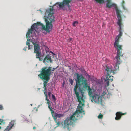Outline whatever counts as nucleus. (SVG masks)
Here are the masks:
<instances>
[{"label":"nucleus","mask_w":131,"mask_h":131,"mask_svg":"<svg viewBox=\"0 0 131 131\" xmlns=\"http://www.w3.org/2000/svg\"><path fill=\"white\" fill-rule=\"evenodd\" d=\"M72 0H63L62 2L56 3L52 6H50V8H70L72 5L71 2ZM81 1L83 0H77ZM97 3L100 5L104 4L106 8H118L117 5L113 2L112 0H94Z\"/></svg>","instance_id":"nucleus-2"},{"label":"nucleus","mask_w":131,"mask_h":131,"mask_svg":"<svg viewBox=\"0 0 131 131\" xmlns=\"http://www.w3.org/2000/svg\"><path fill=\"white\" fill-rule=\"evenodd\" d=\"M39 11H40L41 12V14L42 13V10H40V9Z\"/></svg>","instance_id":"nucleus-33"},{"label":"nucleus","mask_w":131,"mask_h":131,"mask_svg":"<svg viewBox=\"0 0 131 131\" xmlns=\"http://www.w3.org/2000/svg\"><path fill=\"white\" fill-rule=\"evenodd\" d=\"M33 44L34 46V53H36V55L38 54V55L40 54H41L39 45L36 43H33Z\"/></svg>","instance_id":"nucleus-9"},{"label":"nucleus","mask_w":131,"mask_h":131,"mask_svg":"<svg viewBox=\"0 0 131 131\" xmlns=\"http://www.w3.org/2000/svg\"><path fill=\"white\" fill-rule=\"evenodd\" d=\"M3 121L2 119L0 118V124L2 123Z\"/></svg>","instance_id":"nucleus-30"},{"label":"nucleus","mask_w":131,"mask_h":131,"mask_svg":"<svg viewBox=\"0 0 131 131\" xmlns=\"http://www.w3.org/2000/svg\"><path fill=\"white\" fill-rule=\"evenodd\" d=\"M14 125V124H12L11 123L9 124L4 131H9Z\"/></svg>","instance_id":"nucleus-15"},{"label":"nucleus","mask_w":131,"mask_h":131,"mask_svg":"<svg viewBox=\"0 0 131 131\" xmlns=\"http://www.w3.org/2000/svg\"><path fill=\"white\" fill-rule=\"evenodd\" d=\"M33 31V29L31 28V29H29L28 30V31L27 33V34L26 35V38L27 39V41H30V39L29 38V35L30 34H32V32Z\"/></svg>","instance_id":"nucleus-13"},{"label":"nucleus","mask_w":131,"mask_h":131,"mask_svg":"<svg viewBox=\"0 0 131 131\" xmlns=\"http://www.w3.org/2000/svg\"><path fill=\"white\" fill-rule=\"evenodd\" d=\"M52 99L54 100V101L55 102L56 100V98L55 96L53 94H52Z\"/></svg>","instance_id":"nucleus-24"},{"label":"nucleus","mask_w":131,"mask_h":131,"mask_svg":"<svg viewBox=\"0 0 131 131\" xmlns=\"http://www.w3.org/2000/svg\"><path fill=\"white\" fill-rule=\"evenodd\" d=\"M33 129H35L36 128V127H33Z\"/></svg>","instance_id":"nucleus-34"},{"label":"nucleus","mask_w":131,"mask_h":131,"mask_svg":"<svg viewBox=\"0 0 131 131\" xmlns=\"http://www.w3.org/2000/svg\"><path fill=\"white\" fill-rule=\"evenodd\" d=\"M125 3L124 1H122L120 3V5L122 8H125Z\"/></svg>","instance_id":"nucleus-19"},{"label":"nucleus","mask_w":131,"mask_h":131,"mask_svg":"<svg viewBox=\"0 0 131 131\" xmlns=\"http://www.w3.org/2000/svg\"><path fill=\"white\" fill-rule=\"evenodd\" d=\"M51 115L55 122L57 123L56 125L57 126L56 127L59 126L60 125V123L57 120V118L61 117L63 116L64 115L63 114H58L56 113L54 111L53 112V113H52V114H51Z\"/></svg>","instance_id":"nucleus-8"},{"label":"nucleus","mask_w":131,"mask_h":131,"mask_svg":"<svg viewBox=\"0 0 131 131\" xmlns=\"http://www.w3.org/2000/svg\"><path fill=\"white\" fill-rule=\"evenodd\" d=\"M62 9H63V8H62ZM63 10H64V9H63Z\"/></svg>","instance_id":"nucleus-42"},{"label":"nucleus","mask_w":131,"mask_h":131,"mask_svg":"<svg viewBox=\"0 0 131 131\" xmlns=\"http://www.w3.org/2000/svg\"><path fill=\"white\" fill-rule=\"evenodd\" d=\"M54 9H46L44 16L46 26L40 22H37L36 23H34L32 26L31 28L34 30V28H36L37 26H41L42 29L49 32L53 27L52 23L55 21V18L54 16Z\"/></svg>","instance_id":"nucleus-3"},{"label":"nucleus","mask_w":131,"mask_h":131,"mask_svg":"<svg viewBox=\"0 0 131 131\" xmlns=\"http://www.w3.org/2000/svg\"><path fill=\"white\" fill-rule=\"evenodd\" d=\"M41 54H40L39 55L38 54L36 55V56L37 58H38L39 60L40 61H42L43 60V58L42 57V56H41Z\"/></svg>","instance_id":"nucleus-16"},{"label":"nucleus","mask_w":131,"mask_h":131,"mask_svg":"<svg viewBox=\"0 0 131 131\" xmlns=\"http://www.w3.org/2000/svg\"><path fill=\"white\" fill-rule=\"evenodd\" d=\"M109 96V94H107L105 92H103V93H102L101 95V96L102 97L104 96L103 98L104 97H108V96Z\"/></svg>","instance_id":"nucleus-17"},{"label":"nucleus","mask_w":131,"mask_h":131,"mask_svg":"<svg viewBox=\"0 0 131 131\" xmlns=\"http://www.w3.org/2000/svg\"><path fill=\"white\" fill-rule=\"evenodd\" d=\"M44 94L45 95V96H47V92L46 91H44Z\"/></svg>","instance_id":"nucleus-27"},{"label":"nucleus","mask_w":131,"mask_h":131,"mask_svg":"<svg viewBox=\"0 0 131 131\" xmlns=\"http://www.w3.org/2000/svg\"><path fill=\"white\" fill-rule=\"evenodd\" d=\"M91 97L92 100L95 102H99L101 100L99 96L96 94H94Z\"/></svg>","instance_id":"nucleus-10"},{"label":"nucleus","mask_w":131,"mask_h":131,"mask_svg":"<svg viewBox=\"0 0 131 131\" xmlns=\"http://www.w3.org/2000/svg\"><path fill=\"white\" fill-rule=\"evenodd\" d=\"M26 45H28V46H29L30 45V43L29 42L27 41L26 42Z\"/></svg>","instance_id":"nucleus-29"},{"label":"nucleus","mask_w":131,"mask_h":131,"mask_svg":"<svg viewBox=\"0 0 131 131\" xmlns=\"http://www.w3.org/2000/svg\"><path fill=\"white\" fill-rule=\"evenodd\" d=\"M103 117V115L101 113H100L98 116V118L99 119H102Z\"/></svg>","instance_id":"nucleus-20"},{"label":"nucleus","mask_w":131,"mask_h":131,"mask_svg":"<svg viewBox=\"0 0 131 131\" xmlns=\"http://www.w3.org/2000/svg\"><path fill=\"white\" fill-rule=\"evenodd\" d=\"M30 105H31V106H32V104H31Z\"/></svg>","instance_id":"nucleus-38"},{"label":"nucleus","mask_w":131,"mask_h":131,"mask_svg":"<svg viewBox=\"0 0 131 131\" xmlns=\"http://www.w3.org/2000/svg\"><path fill=\"white\" fill-rule=\"evenodd\" d=\"M105 70L107 71V74L106 76V77H107L108 75V78L107 79H109V80L111 82L113 80V76H111L110 74L112 73H113V74L114 75L115 74V73L114 72V71L113 70V68L111 67L109 68L107 67L105 69Z\"/></svg>","instance_id":"nucleus-7"},{"label":"nucleus","mask_w":131,"mask_h":131,"mask_svg":"<svg viewBox=\"0 0 131 131\" xmlns=\"http://www.w3.org/2000/svg\"><path fill=\"white\" fill-rule=\"evenodd\" d=\"M1 128V127H0V129Z\"/></svg>","instance_id":"nucleus-40"},{"label":"nucleus","mask_w":131,"mask_h":131,"mask_svg":"<svg viewBox=\"0 0 131 131\" xmlns=\"http://www.w3.org/2000/svg\"><path fill=\"white\" fill-rule=\"evenodd\" d=\"M44 88V91H47V88Z\"/></svg>","instance_id":"nucleus-31"},{"label":"nucleus","mask_w":131,"mask_h":131,"mask_svg":"<svg viewBox=\"0 0 131 131\" xmlns=\"http://www.w3.org/2000/svg\"><path fill=\"white\" fill-rule=\"evenodd\" d=\"M77 78V81L74 86V89L75 94L77 97V99L79 103L77 107V109L73 114L69 117H67L64 121L62 125L63 128H67L68 130H70V126L73 125L76 121L82 118L85 114V111L83 110V107L84 105L85 100L83 99L84 94L83 92L85 90L83 88L79 87V90L81 92V96L79 95L78 90H77L78 86L83 85V88L87 89L88 88V94L90 97L93 95L92 93V90L90 86L88 85L87 80L82 75H79L78 73H76Z\"/></svg>","instance_id":"nucleus-1"},{"label":"nucleus","mask_w":131,"mask_h":131,"mask_svg":"<svg viewBox=\"0 0 131 131\" xmlns=\"http://www.w3.org/2000/svg\"><path fill=\"white\" fill-rule=\"evenodd\" d=\"M117 56L115 57V65L114 67V71L119 70V65L122 62L123 59V54L121 51H117Z\"/></svg>","instance_id":"nucleus-6"},{"label":"nucleus","mask_w":131,"mask_h":131,"mask_svg":"<svg viewBox=\"0 0 131 131\" xmlns=\"http://www.w3.org/2000/svg\"><path fill=\"white\" fill-rule=\"evenodd\" d=\"M52 102H47V104H48V107L50 110L51 111V114H52V113H53L54 111L52 109V108L51 106V103Z\"/></svg>","instance_id":"nucleus-14"},{"label":"nucleus","mask_w":131,"mask_h":131,"mask_svg":"<svg viewBox=\"0 0 131 131\" xmlns=\"http://www.w3.org/2000/svg\"><path fill=\"white\" fill-rule=\"evenodd\" d=\"M52 61L53 60L51 58V57L49 55H48L46 56L44 59L43 62L44 63H46V62L51 63H52Z\"/></svg>","instance_id":"nucleus-11"},{"label":"nucleus","mask_w":131,"mask_h":131,"mask_svg":"<svg viewBox=\"0 0 131 131\" xmlns=\"http://www.w3.org/2000/svg\"><path fill=\"white\" fill-rule=\"evenodd\" d=\"M116 11L117 17L118 19L117 24L119 26V34L116 37L114 43V46L116 48L117 51H121L122 50V46L119 45V39L122 36L123 33L122 31V29L121 26L122 25V19L121 15V13H122L121 11L119 10L118 9H116Z\"/></svg>","instance_id":"nucleus-5"},{"label":"nucleus","mask_w":131,"mask_h":131,"mask_svg":"<svg viewBox=\"0 0 131 131\" xmlns=\"http://www.w3.org/2000/svg\"><path fill=\"white\" fill-rule=\"evenodd\" d=\"M64 82H63V84H64Z\"/></svg>","instance_id":"nucleus-39"},{"label":"nucleus","mask_w":131,"mask_h":131,"mask_svg":"<svg viewBox=\"0 0 131 131\" xmlns=\"http://www.w3.org/2000/svg\"><path fill=\"white\" fill-rule=\"evenodd\" d=\"M69 82L71 84V85H72L73 84V81L72 79H69Z\"/></svg>","instance_id":"nucleus-21"},{"label":"nucleus","mask_w":131,"mask_h":131,"mask_svg":"<svg viewBox=\"0 0 131 131\" xmlns=\"http://www.w3.org/2000/svg\"><path fill=\"white\" fill-rule=\"evenodd\" d=\"M126 113H122V112H117L116 114V116L115 117V119L116 120H120L123 115L126 114Z\"/></svg>","instance_id":"nucleus-12"},{"label":"nucleus","mask_w":131,"mask_h":131,"mask_svg":"<svg viewBox=\"0 0 131 131\" xmlns=\"http://www.w3.org/2000/svg\"><path fill=\"white\" fill-rule=\"evenodd\" d=\"M72 39V38H70V41Z\"/></svg>","instance_id":"nucleus-35"},{"label":"nucleus","mask_w":131,"mask_h":131,"mask_svg":"<svg viewBox=\"0 0 131 131\" xmlns=\"http://www.w3.org/2000/svg\"><path fill=\"white\" fill-rule=\"evenodd\" d=\"M80 70H81V71L82 72H83V71H85V70L84 69V68H81L80 69Z\"/></svg>","instance_id":"nucleus-26"},{"label":"nucleus","mask_w":131,"mask_h":131,"mask_svg":"<svg viewBox=\"0 0 131 131\" xmlns=\"http://www.w3.org/2000/svg\"><path fill=\"white\" fill-rule=\"evenodd\" d=\"M52 90L51 91H50V90H49V92H48V95L49 97H50L51 96V92H52Z\"/></svg>","instance_id":"nucleus-23"},{"label":"nucleus","mask_w":131,"mask_h":131,"mask_svg":"<svg viewBox=\"0 0 131 131\" xmlns=\"http://www.w3.org/2000/svg\"><path fill=\"white\" fill-rule=\"evenodd\" d=\"M47 50H48V51H49V48H48L47 47Z\"/></svg>","instance_id":"nucleus-36"},{"label":"nucleus","mask_w":131,"mask_h":131,"mask_svg":"<svg viewBox=\"0 0 131 131\" xmlns=\"http://www.w3.org/2000/svg\"><path fill=\"white\" fill-rule=\"evenodd\" d=\"M24 50L25 51H26V48L25 49H24Z\"/></svg>","instance_id":"nucleus-37"},{"label":"nucleus","mask_w":131,"mask_h":131,"mask_svg":"<svg viewBox=\"0 0 131 131\" xmlns=\"http://www.w3.org/2000/svg\"><path fill=\"white\" fill-rule=\"evenodd\" d=\"M46 100L47 101V102H50L49 100L47 98V96H45Z\"/></svg>","instance_id":"nucleus-25"},{"label":"nucleus","mask_w":131,"mask_h":131,"mask_svg":"<svg viewBox=\"0 0 131 131\" xmlns=\"http://www.w3.org/2000/svg\"><path fill=\"white\" fill-rule=\"evenodd\" d=\"M53 68L51 67H44L40 70V73L38 75V77L43 82V88L46 87L47 83L50 79V76L52 75L54 71L58 68Z\"/></svg>","instance_id":"nucleus-4"},{"label":"nucleus","mask_w":131,"mask_h":131,"mask_svg":"<svg viewBox=\"0 0 131 131\" xmlns=\"http://www.w3.org/2000/svg\"><path fill=\"white\" fill-rule=\"evenodd\" d=\"M51 3H52V2H50V4H51Z\"/></svg>","instance_id":"nucleus-41"},{"label":"nucleus","mask_w":131,"mask_h":131,"mask_svg":"<svg viewBox=\"0 0 131 131\" xmlns=\"http://www.w3.org/2000/svg\"><path fill=\"white\" fill-rule=\"evenodd\" d=\"M3 109V106L1 105H0V109L1 110H2Z\"/></svg>","instance_id":"nucleus-28"},{"label":"nucleus","mask_w":131,"mask_h":131,"mask_svg":"<svg viewBox=\"0 0 131 131\" xmlns=\"http://www.w3.org/2000/svg\"><path fill=\"white\" fill-rule=\"evenodd\" d=\"M78 22L77 21H74L73 23V25L74 26H75V24H78Z\"/></svg>","instance_id":"nucleus-22"},{"label":"nucleus","mask_w":131,"mask_h":131,"mask_svg":"<svg viewBox=\"0 0 131 131\" xmlns=\"http://www.w3.org/2000/svg\"><path fill=\"white\" fill-rule=\"evenodd\" d=\"M28 49H30V45L29 46H28Z\"/></svg>","instance_id":"nucleus-32"},{"label":"nucleus","mask_w":131,"mask_h":131,"mask_svg":"<svg viewBox=\"0 0 131 131\" xmlns=\"http://www.w3.org/2000/svg\"><path fill=\"white\" fill-rule=\"evenodd\" d=\"M108 78V75L107 76V77H106V78L105 79V84H106V86H108L109 85V79H107Z\"/></svg>","instance_id":"nucleus-18"}]
</instances>
